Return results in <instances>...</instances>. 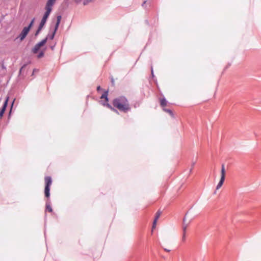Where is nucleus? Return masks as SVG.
I'll use <instances>...</instances> for the list:
<instances>
[{"instance_id": "f257e3e1", "label": "nucleus", "mask_w": 261, "mask_h": 261, "mask_svg": "<svg viewBox=\"0 0 261 261\" xmlns=\"http://www.w3.org/2000/svg\"><path fill=\"white\" fill-rule=\"evenodd\" d=\"M113 105L115 108L122 112H126L130 109L127 99L124 96H120L114 99Z\"/></svg>"}, {"instance_id": "f03ea898", "label": "nucleus", "mask_w": 261, "mask_h": 261, "mask_svg": "<svg viewBox=\"0 0 261 261\" xmlns=\"http://www.w3.org/2000/svg\"><path fill=\"white\" fill-rule=\"evenodd\" d=\"M44 180L45 182L44 189L45 196H49L50 187L52 184L51 178L50 176H46Z\"/></svg>"}, {"instance_id": "7ed1b4c3", "label": "nucleus", "mask_w": 261, "mask_h": 261, "mask_svg": "<svg viewBox=\"0 0 261 261\" xmlns=\"http://www.w3.org/2000/svg\"><path fill=\"white\" fill-rule=\"evenodd\" d=\"M225 177V170L224 165H222L221 171V178L217 186V189L220 188L224 183Z\"/></svg>"}, {"instance_id": "20e7f679", "label": "nucleus", "mask_w": 261, "mask_h": 261, "mask_svg": "<svg viewBox=\"0 0 261 261\" xmlns=\"http://www.w3.org/2000/svg\"><path fill=\"white\" fill-rule=\"evenodd\" d=\"M47 41V38L42 40L41 41L36 44L34 48L32 49V51L34 54H36L41 47L43 46Z\"/></svg>"}, {"instance_id": "39448f33", "label": "nucleus", "mask_w": 261, "mask_h": 261, "mask_svg": "<svg viewBox=\"0 0 261 261\" xmlns=\"http://www.w3.org/2000/svg\"><path fill=\"white\" fill-rule=\"evenodd\" d=\"M29 31L30 30L29 28L24 27L23 29L22 32H21L19 35L20 40L21 41H22L25 38Z\"/></svg>"}, {"instance_id": "423d86ee", "label": "nucleus", "mask_w": 261, "mask_h": 261, "mask_svg": "<svg viewBox=\"0 0 261 261\" xmlns=\"http://www.w3.org/2000/svg\"><path fill=\"white\" fill-rule=\"evenodd\" d=\"M161 214H162V212L160 211H158L156 213L155 216V218H154V220L153 221V224H152V229H154L155 228L156 225L157 223V221H158L159 218H160V217L161 216Z\"/></svg>"}, {"instance_id": "0eeeda50", "label": "nucleus", "mask_w": 261, "mask_h": 261, "mask_svg": "<svg viewBox=\"0 0 261 261\" xmlns=\"http://www.w3.org/2000/svg\"><path fill=\"white\" fill-rule=\"evenodd\" d=\"M46 22V20H44L42 19V20L39 24V27L35 34V35L36 36H37L39 34L40 32L41 31V30H42V29L43 28L44 25H45Z\"/></svg>"}, {"instance_id": "6e6552de", "label": "nucleus", "mask_w": 261, "mask_h": 261, "mask_svg": "<svg viewBox=\"0 0 261 261\" xmlns=\"http://www.w3.org/2000/svg\"><path fill=\"white\" fill-rule=\"evenodd\" d=\"M8 101V97H7V99L5 101V103H4L2 108L0 110V119H1L4 115V114L5 112L6 107L7 106Z\"/></svg>"}, {"instance_id": "1a4fd4ad", "label": "nucleus", "mask_w": 261, "mask_h": 261, "mask_svg": "<svg viewBox=\"0 0 261 261\" xmlns=\"http://www.w3.org/2000/svg\"><path fill=\"white\" fill-rule=\"evenodd\" d=\"M61 18H62V17L61 15H59V16H57V22H56V26H55V31H54V32L53 33V35H52L51 37V39H52L53 38H54V35L56 32V31L57 30L58 27H59V24L61 22Z\"/></svg>"}, {"instance_id": "9d476101", "label": "nucleus", "mask_w": 261, "mask_h": 261, "mask_svg": "<svg viewBox=\"0 0 261 261\" xmlns=\"http://www.w3.org/2000/svg\"><path fill=\"white\" fill-rule=\"evenodd\" d=\"M45 12L42 19L46 21L52 10L50 9L49 8H46L45 7Z\"/></svg>"}, {"instance_id": "9b49d317", "label": "nucleus", "mask_w": 261, "mask_h": 261, "mask_svg": "<svg viewBox=\"0 0 261 261\" xmlns=\"http://www.w3.org/2000/svg\"><path fill=\"white\" fill-rule=\"evenodd\" d=\"M56 1V0H48L46 4L45 8H49L50 9L52 10V6L55 3Z\"/></svg>"}, {"instance_id": "f8f14e48", "label": "nucleus", "mask_w": 261, "mask_h": 261, "mask_svg": "<svg viewBox=\"0 0 261 261\" xmlns=\"http://www.w3.org/2000/svg\"><path fill=\"white\" fill-rule=\"evenodd\" d=\"M160 101V105L162 107H165L167 105V101L165 98H161Z\"/></svg>"}, {"instance_id": "ddd939ff", "label": "nucleus", "mask_w": 261, "mask_h": 261, "mask_svg": "<svg viewBox=\"0 0 261 261\" xmlns=\"http://www.w3.org/2000/svg\"><path fill=\"white\" fill-rule=\"evenodd\" d=\"M187 227V225H184V226H183V235H182V238L183 241H185V240H186V233Z\"/></svg>"}, {"instance_id": "4468645a", "label": "nucleus", "mask_w": 261, "mask_h": 261, "mask_svg": "<svg viewBox=\"0 0 261 261\" xmlns=\"http://www.w3.org/2000/svg\"><path fill=\"white\" fill-rule=\"evenodd\" d=\"M46 210L48 211L49 212H52L53 210L51 208V207L50 206V202H46Z\"/></svg>"}, {"instance_id": "2eb2a0df", "label": "nucleus", "mask_w": 261, "mask_h": 261, "mask_svg": "<svg viewBox=\"0 0 261 261\" xmlns=\"http://www.w3.org/2000/svg\"><path fill=\"white\" fill-rule=\"evenodd\" d=\"M108 92L107 91H106L105 92L102 94V95L100 97V98L101 99H103V98H105V100L107 101L108 100Z\"/></svg>"}, {"instance_id": "dca6fc26", "label": "nucleus", "mask_w": 261, "mask_h": 261, "mask_svg": "<svg viewBox=\"0 0 261 261\" xmlns=\"http://www.w3.org/2000/svg\"><path fill=\"white\" fill-rule=\"evenodd\" d=\"M94 1H95V0H84L83 4L84 5H86L89 4L90 3H92V2H94Z\"/></svg>"}, {"instance_id": "f3484780", "label": "nucleus", "mask_w": 261, "mask_h": 261, "mask_svg": "<svg viewBox=\"0 0 261 261\" xmlns=\"http://www.w3.org/2000/svg\"><path fill=\"white\" fill-rule=\"evenodd\" d=\"M163 110L164 111H165V112H167L168 113V114H169L171 116H173V114L171 110H169V109H165L164 108L163 109Z\"/></svg>"}, {"instance_id": "a211bd4d", "label": "nucleus", "mask_w": 261, "mask_h": 261, "mask_svg": "<svg viewBox=\"0 0 261 261\" xmlns=\"http://www.w3.org/2000/svg\"><path fill=\"white\" fill-rule=\"evenodd\" d=\"M34 21H35V18H33L31 23H30L28 27H27V28H29V30H30V29L31 28V27L33 26V24H34Z\"/></svg>"}, {"instance_id": "6ab92c4d", "label": "nucleus", "mask_w": 261, "mask_h": 261, "mask_svg": "<svg viewBox=\"0 0 261 261\" xmlns=\"http://www.w3.org/2000/svg\"><path fill=\"white\" fill-rule=\"evenodd\" d=\"M107 106L110 108L111 110H112V111H114V112H117V110H115L114 108H113L111 105H110L109 104H107Z\"/></svg>"}, {"instance_id": "aec40b11", "label": "nucleus", "mask_w": 261, "mask_h": 261, "mask_svg": "<svg viewBox=\"0 0 261 261\" xmlns=\"http://www.w3.org/2000/svg\"><path fill=\"white\" fill-rule=\"evenodd\" d=\"M43 56H44V51H42L38 55V58H41L43 57Z\"/></svg>"}, {"instance_id": "412c9836", "label": "nucleus", "mask_w": 261, "mask_h": 261, "mask_svg": "<svg viewBox=\"0 0 261 261\" xmlns=\"http://www.w3.org/2000/svg\"><path fill=\"white\" fill-rule=\"evenodd\" d=\"M164 250L167 252H169L171 250L170 249H167V248H164Z\"/></svg>"}, {"instance_id": "4be33fe9", "label": "nucleus", "mask_w": 261, "mask_h": 261, "mask_svg": "<svg viewBox=\"0 0 261 261\" xmlns=\"http://www.w3.org/2000/svg\"><path fill=\"white\" fill-rule=\"evenodd\" d=\"M97 90L98 91H99V90H100V86H98V87H97Z\"/></svg>"}, {"instance_id": "5701e85b", "label": "nucleus", "mask_w": 261, "mask_h": 261, "mask_svg": "<svg viewBox=\"0 0 261 261\" xmlns=\"http://www.w3.org/2000/svg\"><path fill=\"white\" fill-rule=\"evenodd\" d=\"M37 71H38V70L34 69V70H33V74H34V73L35 72H37Z\"/></svg>"}, {"instance_id": "b1692460", "label": "nucleus", "mask_w": 261, "mask_h": 261, "mask_svg": "<svg viewBox=\"0 0 261 261\" xmlns=\"http://www.w3.org/2000/svg\"><path fill=\"white\" fill-rule=\"evenodd\" d=\"M195 165V162L193 163V165H192V168H193L194 166Z\"/></svg>"}, {"instance_id": "393cba45", "label": "nucleus", "mask_w": 261, "mask_h": 261, "mask_svg": "<svg viewBox=\"0 0 261 261\" xmlns=\"http://www.w3.org/2000/svg\"><path fill=\"white\" fill-rule=\"evenodd\" d=\"M186 221L185 219H184V223H185Z\"/></svg>"}, {"instance_id": "a878e982", "label": "nucleus", "mask_w": 261, "mask_h": 261, "mask_svg": "<svg viewBox=\"0 0 261 261\" xmlns=\"http://www.w3.org/2000/svg\"><path fill=\"white\" fill-rule=\"evenodd\" d=\"M146 3V2H144V3L142 5L143 6L144 5V4Z\"/></svg>"}]
</instances>
